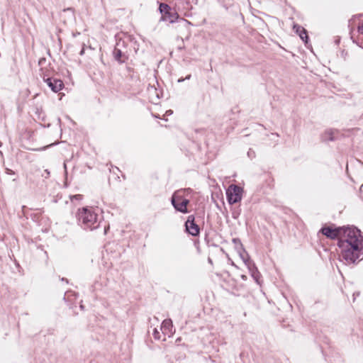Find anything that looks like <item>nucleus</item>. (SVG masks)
<instances>
[{
	"instance_id": "c756f323",
	"label": "nucleus",
	"mask_w": 363,
	"mask_h": 363,
	"mask_svg": "<svg viewBox=\"0 0 363 363\" xmlns=\"http://www.w3.org/2000/svg\"><path fill=\"white\" fill-rule=\"evenodd\" d=\"M184 80V79H179L178 80V82H183Z\"/></svg>"
},
{
	"instance_id": "bb28decb",
	"label": "nucleus",
	"mask_w": 363,
	"mask_h": 363,
	"mask_svg": "<svg viewBox=\"0 0 363 363\" xmlns=\"http://www.w3.org/2000/svg\"><path fill=\"white\" fill-rule=\"evenodd\" d=\"M79 308H80V309H81V310H82V311H83V310H84V306L82 303H80Z\"/></svg>"
},
{
	"instance_id": "f3484780",
	"label": "nucleus",
	"mask_w": 363,
	"mask_h": 363,
	"mask_svg": "<svg viewBox=\"0 0 363 363\" xmlns=\"http://www.w3.org/2000/svg\"><path fill=\"white\" fill-rule=\"evenodd\" d=\"M46 63V58L45 57H43L39 59L38 60V65L40 67H41L40 71V75H44L45 74V72H44V68L43 67V66Z\"/></svg>"
},
{
	"instance_id": "b1692460",
	"label": "nucleus",
	"mask_w": 363,
	"mask_h": 363,
	"mask_svg": "<svg viewBox=\"0 0 363 363\" xmlns=\"http://www.w3.org/2000/svg\"><path fill=\"white\" fill-rule=\"evenodd\" d=\"M358 31H359L360 33L363 34V24H362V26H359V28H358Z\"/></svg>"
},
{
	"instance_id": "4be33fe9",
	"label": "nucleus",
	"mask_w": 363,
	"mask_h": 363,
	"mask_svg": "<svg viewBox=\"0 0 363 363\" xmlns=\"http://www.w3.org/2000/svg\"><path fill=\"white\" fill-rule=\"evenodd\" d=\"M44 173L45 174H43V177H45V178L47 179V178H48L50 177V171L48 169H45L44 171Z\"/></svg>"
},
{
	"instance_id": "aec40b11",
	"label": "nucleus",
	"mask_w": 363,
	"mask_h": 363,
	"mask_svg": "<svg viewBox=\"0 0 363 363\" xmlns=\"http://www.w3.org/2000/svg\"><path fill=\"white\" fill-rule=\"evenodd\" d=\"M96 211H99V210L98 208L94 211L92 209V215L93 214L95 215V218H94L95 222H96L98 220V215H97V213L96 212ZM94 225V223L92 222V225Z\"/></svg>"
},
{
	"instance_id": "412c9836",
	"label": "nucleus",
	"mask_w": 363,
	"mask_h": 363,
	"mask_svg": "<svg viewBox=\"0 0 363 363\" xmlns=\"http://www.w3.org/2000/svg\"><path fill=\"white\" fill-rule=\"evenodd\" d=\"M73 199H82V195H81V194H76V195L72 196H71V200H73Z\"/></svg>"
},
{
	"instance_id": "2eb2a0df",
	"label": "nucleus",
	"mask_w": 363,
	"mask_h": 363,
	"mask_svg": "<svg viewBox=\"0 0 363 363\" xmlns=\"http://www.w3.org/2000/svg\"><path fill=\"white\" fill-rule=\"evenodd\" d=\"M70 161H65L64 162V169H65V187H67L69 186V184H68V172H67V163L69 162Z\"/></svg>"
},
{
	"instance_id": "4468645a",
	"label": "nucleus",
	"mask_w": 363,
	"mask_h": 363,
	"mask_svg": "<svg viewBox=\"0 0 363 363\" xmlns=\"http://www.w3.org/2000/svg\"><path fill=\"white\" fill-rule=\"evenodd\" d=\"M159 10L162 13V16L166 15V12H169L171 11L170 6L164 3H161L160 4Z\"/></svg>"
},
{
	"instance_id": "6e6552de",
	"label": "nucleus",
	"mask_w": 363,
	"mask_h": 363,
	"mask_svg": "<svg viewBox=\"0 0 363 363\" xmlns=\"http://www.w3.org/2000/svg\"><path fill=\"white\" fill-rule=\"evenodd\" d=\"M172 320L170 319H166L162 323L161 330L164 334L169 335L172 333Z\"/></svg>"
},
{
	"instance_id": "f03ea898",
	"label": "nucleus",
	"mask_w": 363,
	"mask_h": 363,
	"mask_svg": "<svg viewBox=\"0 0 363 363\" xmlns=\"http://www.w3.org/2000/svg\"><path fill=\"white\" fill-rule=\"evenodd\" d=\"M190 189L179 190L177 191L172 197V203L175 209L179 212L186 213L188 212L187 205L189 201L187 199H184V193L189 191Z\"/></svg>"
},
{
	"instance_id": "9b49d317",
	"label": "nucleus",
	"mask_w": 363,
	"mask_h": 363,
	"mask_svg": "<svg viewBox=\"0 0 363 363\" xmlns=\"http://www.w3.org/2000/svg\"><path fill=\"white\" fill-rule=\"evenodd\" d=\"M179 16L177 12H166V15L162 16V21H169L171 23L175 22Z\"/></svg>"
},
{
	"instance_id": "a211bd4d",
	"label": "nucleus",
	"mask_w": 363,
	"mask_h": 363,
	"mask_svg": "<svg viewBox=\"0 0 363 363\" xmlns=\"http://www.w3.org/2000/svg\"><path fill=\"white\" fill-rule=\"evenodd\" d=\"M59 144V142L58 141H56V142H54L48 145H46V146H44V147H40V148H36V149H34V150L35 151H43V150H47L48 148L50 147H52V146H55L56 145Z\"/></svg>"
},
{
	"instance_id": "cd10ccee",
	"label": "nucleus",
	"mask_w": 363,
	"mask_h": 363,
	"mask_svg": "<svg viewBox=\"0 0 363 363\" xmlns=\"http://www.w3.org/2000/svg\"><path fill=\"white\" fill-rule=\"evenodd\" d=\"M57 122H58L59 125L60 126V125H61V119H60V118H57Z\"/></svg>"
},
{
	"instance_id": "423d86ee",
	"label": "nucleus",
	"mask_w": 363,
	"mask_h": 363,
	"mask_svg": "<svg viewBox=\"0 0 363 363\" xmlns=\"http://www.w3.org/2000/svg\"><path fill=\"white\" fill-rule=\"evenodd\" d=\"M195 218L193 215L188 217L185 223L186 231L193 236H196L199 234V228L194 222Z\"/></svg>"
},
{
	"instance_id": "ddd939ff",
	"label": "nucleus",
	"mask_w": 363,
	"mask_h": 363,
	"mask_svg": "<svg viewBox=\"0 0 363 363\" xmlns=\"http://www.w3.org/2000/svg\"><path fill=\"white\" fill-rule=\"evenodd\" d=\"M30 218L33 222L38 223V225H39L41 224V220L43 219V217L42 216L41 213H30Z\"/></svg>"
},
{
	"instance_id": "f257e3e1",
	"label": "nucleus",
	"mask_w": 363,
	"mask_h": 363,
	"mask_svg": "<svg viewBox=\"0 0 363 363\" xmlns=\"http://www.w3.org/2000/svg\"><path fill=\"white\" fill-rule=\"evenodd\" d=\"M322 233L331 239L339 238L338 246L341 250V257L346 264H352L359 257L363 248V238L357 228H332L324 227Z\"/></svg>"
},
{
	"instance_id": "a878e982",
	"label": "nucleus",
	"mask_w": 363,
	"mask_h": 363,
	"mask_svg": "<svg viewBox=\"0 0 363 363\" xmlns=\"http://www.w3.org/2000/svg\"><path fill=\"white\" fill-rule=\"evenodd\" d=\"M84 53V47H82V49H81V50H80L79 54H80L81 55H82Z\"/></svg>"
},
{
	"instance_id": "5701e85b",
	"label": "nucleus",
	"mask_w": 363,
	"mask_h": 363,
	"mask_svg": "<svg viewBox=\"0 0 363 363\" xmlns=\"http://www.w3.org/2000/svg\"><path fill=\"white\" fill-rule=\"evenodd\" d=\"M154 337L155 338H160L159 337V332L157 330V329H155L154 330Z\"/></svg>"
},
{
	"instance_id": "6ab92c4d",
	"label": "nucleus",
	"mask_w": 363,
	"mask_h": 363,
	"mask_svg": "<svg viewBox=\"0 0 363 363\" xmlns=\"http://www.w3.org/2000/svg\"><path fill=\"white\" fill-rule=\"evenodd\" d=\"M4 171H5V173L8 175H15L16 174V172L13 170L11 169L8 167H5Z\"/></svg>"
},
{
	"instance_id": "7c9ffc66",
	"label": "nucleus",
	"mask_w": 363,
	"mask_h": 363,
	"mask_svg": "<svg viewBox=\"0 0 363 363\" xmlns=\"http://www.w3.org/2000/svg\"><path fill=\"white\" fill-rule=\"evenodd\" d=\"M190 77H191V75L189 74V75H188V76L186 77V79H190Z\"/></svg>"
},
{
	"instance_id": "dca6fc26",
	"label": "nucleus",
	"mask_w": 363,
	"mask_h": 363,
	"mask_svg": "<svg viewBox=\"0 0 363 363\" xmlns=\"http://www.w3.org/2000/svg\"><path fill=\"white\" fill-rule=\"evenodd\" d=\"M335 131L333 130H326L324 135V140H333L335 139L334 134Z\"/></svg>"
},
{
	"instance_id": "f8f14e48",
	"label": "nucleus",
	"mask_w": 363,
	"mask_h": 363,
	"mask_svg": "<svg viewBox=\"0 0 363 363\" xmlns=\"http://www.w3.org/2000/svg\"><path fill=\"white\" fill-rule=\"evenodd\" d=\"M113 57L115 60L118 61L119 62H125V57L124 55L122 53L121 50H119L118 48H115L113 50Z\"/></svg>"
},
{
	"instance_id": "c85d7f7f",
	"label": "nucleus",
	"mask_w": 363,
	"mask_h": 363,
	"mask_svg": "<svg viewBox=\"0 0 363 363\" xmlns=\"http://www.w3.org/2000/svg\"><path fill=\"white\" fill-rule=\"evenodd\" d=\"M182 20L184 21V22H186L188 24H191V23L189 21H187V20H185L184 18H182Z\"/></svg>"
},
{
	"instance_id": "9d476101",
	"label": "nucleus",
	"mask_w": 363,
	"mask_h": 363,
	"mask_svg": "<svg viewBox=\"0 0 363 363\" xmlns=\"http://www.w3.org/2000/svg\"><path fill=\"white\" fill-rule=\"evenodd\" d=\"M294 30L295 32L299 35L301 39L305 42L307 41L308 35L307 32L305 28H303L302 26L299 25H294Z\"/></svg>"
},
{
	"instance_id": "0eeeda50",
	"label": "nucleus",
	"mask_w": 363,
	"mask_h": 363,
	"mask_svg": "<svg viewBox=\"0 0 363 363\" xmlns=\"http://www.w3.org/2000/svg\"><path fill=\"white\" fill-rule=\"evenodd\" d=\"M233 241L235 242V243H238L239 245H240V247L238 249V252L240 257V258L242 259V260L243 261V262L245 263V264L250 269H251V266H252V262L250 260V258H249V256L247 254V252L245 251L244 249H242V245L240 244V241L238 240V239H235L234 238L233 240Z\"/></svg>"
},
{
	"instance_id": "393cba45",
	"label": "nucleus",
	"mask_w": 363,
	"mask_h": 363,
	"mask_svg": "<svg viewBox=\"0 0 363 363\" xmlns=\"http://www.w3.org/2000/svg\"><path fill=\"white\" fill-rule=\"evenodd\" d=\"M60 280H61L62 281H65L67 284H68V283H69L68 279H66V278H65V277L61 278V279H60Z\"/></svg>"
},
{
	"instance_id": "2f4dec72",
	"label": "nucleus",
	"mask_w": 363,
	"mask_h": 363,
	"mask_svg": "<svg viewBox=\"0 0 363 363\" xmlns=\"http://www.w3.org/2000/svg\"><path fill=\"white\" fill-rule=\"evenodd\" d=\"M167 113H168V114H170L172 113V111H167Z\"/></svg>"
},
{
	"instance_id": "72a5a7b5",
	"label": "nucleus",
	"mask_w": 363,
	"mask_h": 363,
	"mask_svg": "<svg viewBox=\"0 0 363 363\" xmlns=\"http://www.w3.org/2000/svg\"><path fill=\"white\" fill-rule=\"evenodd\" d=\"M25 208H26V206H22L23 210Z\"/></svg>"
},
{
	"instance_id": "473e14b6",
	"label": "nucleus",
	"mask_w": 363,
	"mask_h": 363,
	"mask_svg": "<svg viewBox=\"0 0 363 363\" xmlns=\"http://www.w3.org/2000/svg\"><path fill=\"white\" fill-rule=\"evenodd\" d=\"M167 113H168V114H170L172 113V111H167Z\"/></svg>"
},
{
	"instance_id": "20e7f679",
	"label": "nucleus",
	"mask_w": 363,
	"mask_h": 363,
	"mask_svg": "<svg viewBox=\"0 0 363 363\" xmlns=\"http://www.w3.org/2000/svg\"><path fill=\"white\" fill-rule=\"evenodd\" d=\"M242 189L241 187L231 184L226 190L228 201L230 204H234L241 201Z\"/></svg>"
},
{
	"instance_id": "7ed1b4c3",
	"label": "nucleus",
	"mask_w": 363,
	"mask_h": 363,
	"mask_svg": "<svg viewBox=\"0 0 363 363\" xmlns=\"http://www.w3.org/2000/svg\"><path fill=\"white\" fill-rule=\"evenodd\" d=\"M91 211L89 206L78 209L76 214L77 224L84 230H91Z\"/></svg>"
},
{
	"instance_id": "1a4fd4ad",
	"label": "nucleus",
	"mask_w": 363,
	"mask_h": 363,
	"mask_svg": "<svg viewBox=\"0 0 363 363\" xmlns=\"http://www.w3.org/2000/svg\"><path fill=\"white\" fill-rule=\"evenodd\" d=\"M77 298V294L72 291H67L64 296L63 299L67 302V305L69 306V308H73V303L72 301L76 299Z\"/></svg>"
},
{
	"instance_id": "39448f33",
	"label": "nucleus",
	"mask_w": 363,
	"mask_h": 363,
	"mask_svg": "<svg viewBox=\"0 0 363 363\" xmlns=\"http://www.w3.org/2000/svg\"><path fill=\"white\" fill-rule=\"evenodd\" d=\"M46 75H43V81L47 84V85L51 89L53 92H58L64 88V83L62 80L52 78V77H45Z\"/></svg>"
}]
</instances>
